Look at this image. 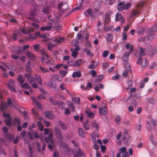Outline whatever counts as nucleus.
<instances>
[{
	"mask_svg": "<svg viewBox=\"0 0 157 157\" xmlns=\"http://www.w3.org/2000/svg\"><path fill=\"white\" fill-rule=\"evenodd\" d=\"M62 25L59 24L56 25L54 27V29L58 30H60L62 29Z\"/></svg>",
	"mask_w": 157,
	"mask_h": 157,
	"instance_id": "nucleus-53",
	"label": "nucleus"
},
{
	"mask_svg": "<svg viewBox=\"0 0 157 157\" xmlns=\"http://www.w3.org/2000/svg\"><path fill=\"white\" fill-rule=\"evenodd\" d=\"M52 28V26H47L45 27H42L40 29L42 31H49L51 30Z\"/></svg>",
	"mask_w": 157,
	"mask_h": 157,
	"instance_id": "nucleus-17",
	"label": "nucleus"
},
{
	"mask_svg": "<svg viewBox=\"0 0 157 157\" xmlns=\"http://www.w3.org/2000/svg\"><path fill=\"white\" fill-rule=\"evenodd\" d=\"M25 79L23 78V76L20 75H19L18 77L17 78V80L20 83L21 85L25 81Z\"/></svg>",
	"mask_w": 157,
	"mask_h": 157,
	"instance_id": "nucleus-14",
	"label": "nucleus"
},
{
	"mask_svg": "<svg viewBox=\"0 0 157 157\" xmlns=\"http://www.w3.org/2000/svg\"><path fill=\"white\" fill-rule=\"evenodd\" d=\"M49 100L51 103L53 105H59L63 104V102H60L58 101H55L52 98L49 97Z\"/></svg>",
	"mask_w": 157,
	"mask_h": 157,
	"instance_id": "nucleus-6",
	"label": "nucleus"
},
{
	"mask_svg": "<svg viewBox=\"0 0 157 157\" xmlns=\"http://www.w3.org/2000/svg\"><path fill=\"white\" fill-rule=\"evenodd\" d=\"M122 17L120 13H117L116 14L115 20L116 21H118L121 19Z\"/></svg>",
	"mask_w": 157,
	"mask_h": 157,
	"instance_id": "nucleus-31",
	"label": "nucleus"
},
{
	"mask_svg": "<svg viewBox=\"0 0 157 157\" xmlns=\"http://www.w3.org/2000/svg\"><path fill=\"white\" fill-rule=\"evenodd\" d=\"M147 99L148 102L151 104H154L155 102V100L152 98H149Z\"/></svg>",
	"mask_w": 157,
	"mask_h": 157,
	"instance_id": "nucleus-30",
	"label": "nucleus"
},
{
	"mask_svg": "<svg viewBox=\"0 0 157 157\" xmlns=\"http://www.w3.org/2000/svg\"><path fill=\"white\" fill-rule=\"evenodd\" d=\"M21 86L25 89H28L29 88V85L28 84L27 82H25L24 84H22Z\"/></svg>",
	"mask_w": 157,
	"mask_h": 157,
	"instance_id": "nucleus-56",
	"label": "nucleus"
},
{
	"mask_svg": "<svg viewBox=\"0 0 157 157\" xmlns=\"http://www.w3.org/2000/svg\"><path fill=\"white\" fill-rule=\"evenodd\" d=\"M140 56H143L145 55V48H142L141 47L139 48Z\"/></svg>",
	"mask_w": 157,
	"mask_h": 157,
	"instance_id": "nucleus-23",
	"label": "nucleus"
},
{
	"mask_svg": "<svg viewBox=\"0 0 157 157\" xmlns=\"http://www.w3.org/2000/svg\"><path fill=\"white\" fill-rule=\"evenodd\" d=\"M26 55L27 57L31 60H34L36 59L34 55L31 53L29 51L27 52Z\"/></svg>",
	"mask_w": 157,
	"mask_h": 157,
	"instance_id": "nucleus-9",
	"label": "nucleus"
},
{
	"mask_svg": "<svg viewBox=\"0 0 157 157\" xmlns=\"http://www.w3.org/2000/svg\"><path fill=\"white\" fill-rule=\"evenodd\" d=\"M59 73L60 74H61L63 76H64L67 73V72L65 71H60Z\"/></svg>",
	"mask_w": 157,
	"mask_h": 157,
	"instance_id": "nucleus-60",
	"label": "nucleus"
},
{
	"mask_svg": "<svg viewBox=\"0 0 157 157\" xmlns=\"http://www.w3.org/2000/svg\"><path fill=\"white\" fill-rule=\"evenodd\" d=\"M78 132L79 135L82 137H85V133L83 129L81 128H79L78 129Z\"/></svg>",
	"mask_w": 157,
	"mask_h": 157,
	"instance_id": "nucleus-12",
	"label": "nucleus"
},
{
	"mask_svg": "<svg viewBox=\"0 0 157 157\" xmlns=\"http://www.w3.org/2000/svg\"><path fill=\"white\" fill-rule=\"evenodd\" d=\"M41 61L44 64H46L49 62L50 60L44 57H42L41 58Z\"/></svg>",
	"mask_w": 157,
	"mask_h": 157,
	"instance_id": "nucleus-20",
	"label": "nucleus"
},
{
	"mask_svg": "<svg viewBox=\"0 0 157 157\" xmlns=\"http://www.w3.org/2000/svg\"><path fill=\"white\" fill-rule=\"evenodd\" d=\"M157 31V21L155 24L151 28V31L155 32Z\"/></svg>",
	"mask_w": 157,
	"mask_h": 157,
	"instance_id": "nucleus-36",
	"label": "nucleus"
},
{
	"mask_svg": "<svg viewBox=\"0 0 157 157\" xmlns=\"http://www.w3.org/2000/svg\"><path fill=\"white\" fill-rule=\"evenodd\" d=\"M14 53L17 55H20L22 54V52L20 49V48H19L17 49V50L15 51Z\"/></svg>",
	"mask_w": 157,
	"mask_h": 157,
	"instance_id": "nucleus-44",
	"label": "nucleus"
},
{
	"mask_svg": "<svg viewBox=\"0 0 157 157\" xmlns=\"http://www.w3.org/2000/svg\"><path fill=\"white\" fill-rule=\"evenodd\" d=\"M40 68L41 71L43 73H45L48 72L49 71L47 69L44 68L41 66L40 67Z\"/></svg>",
	"mask_w": 157,
	"mask_h": 157,
	"instance_id": "nucleus-57",
	"label": "nucleus"
},
{
	"mask_svg": "<svg viewBox=\"0 0 157 157\" xmlns=\"http://www.w3.org/2000/svg\"><path fill=\"white\" fill-rule=\"evenodd\" d=\"M89 73L92 75L93 77H95L97 75V73L96 71L94 70H91L89 71Z\"/></svg>",
	"mask_w": 157,
	"mask_h": 157,
	"instance_id": "nucleus-41",
	"label": "nucleus"
},
{
	"mask_svg": "<svg viewBox=\"0 0 157 157\" xmlns=\"http://www.w3.org/2000/svg\"><path fill=\"white\" fill-rule=\"evenodd\" d=\"M99 113L101 115H105L108 113L107 109L106 106H102L99 109Z\"/></svg>",
	"mask_w": 157,
	"mask_h": 157,
	"instance_id": "nucleus-4",
	"label": "nucleus"
},
{
	"mask_svg": "<svg viewBox=\"0 0 157 157\" xmlns=\"http://www.w3.org/2000/svg\"><path fill=\"white\" fill-rule=\"evenodd\" d=\"M95 62L94 61H93L92 63L89 66V69L95 68L97 65V64H95Z\"/></svg>",
	"mask_w": 157,
	"mask_h": 157,
	"instance_id": "nucleus-27",
	"label": "nucleus"
},
{
	"mask_svg": "<svg viewBox=\"0 0 157 157\" xmlns=\"http://www.w3.org/2000/svg\"><path fill=\"white\" fill-rule=\"evenodd\" d=\"M7 101L9 106H11L12 107L14 106V105L12 103V100L10 98H8Z\"/></svg>",
	"mask_w": 157,
	"mask_h": 157,
	"instance_id": "nucleus-50",
	"label": "nucleus"
},
{
	"mask_svg": "<svg viewBox=\"0 0 157 157\" xmlns=\"http://www.w3.org/2000/svg\"><path fill=\"white\" fill-rule=\"evenodd\" d=\"M131 104L135 106L138 105L137 103L134 99H132L131 101Z\"/></svg>",
	"mask_w": 157,
	"mask_h": 157,
	"instance_id": "nucleus-64",
	"label": "nucleus"
},
{
	"mask_svg": "<svg viewBox=\"0 0 157 157\" xmlns=\"http://www.w3.org/2000/svg\"><path fill=\"white\" fill-rule=\"evenodd\" d=\"M33 47L34 48V50L36 51H38L40 48V45L39 44H36L33 45Z\"/></svg>",
	"mask_w": 157,
	"mask_h": 157,
	"instance_id": "nucleus-40",
	"label": "nucleus"
},
{
	"mask_svg": "<svg viewBox=\"0 0 157 157\" xmlns=\"http://www.w3.org/2000/svg\"><path fill=\"white\" fill-rule=\"evenodd\" d=\"M44 115L46 117L51 119H53L55 117L54 115L49 111L45 112Z\"/></svg>",
	"mask_w": 157,
	"mask_h": 157,
	"instance_id": "nucleus-7",
	"label": "nucleus"
},
{
	"mask_svg": "<svg viewBox=\"0 0 157 157\" xmlns=\"http://www.w3.org/2000/svg\"><path fill=\"white\" fill-rule=\"evenodd\" d=\"M86 113L89 117L93 118L94 117V113L90 111H86Z\"/></svg>",
	"mask_w": 157,
	"mask_h": 157,
	"instance_id": "nucleus-34",
	"label": "nucleus"
},
{
	"mask_svg": "<svg viewBox=\"0 0 157 157\" xmlns=\"http://www.w3.org/2000/svg\"><path fill=\"white\" fill-rule=\"evenodd\" d=\"M138 13V12L137 10H133L130 15V17H133L137 15Z\"/></svg>",
	"mask_w": 157,
	"mask_h": 157,
	"instance_id": "nucleus-45",
	"label": "nucleus"
},
{
	"mask_svg": "<svg viewBox=\"0 0 157 157\" xmlns=\"http://www.w3.org/2000/svg\"><path fill=\"white\" fill-rule=\"evenodd\" d=\"M71 50L72 53V56L74 58H76L78 54V52L75 51L74 49L73 48L71 49Z\"/></svg>",
	"mask_w": 157,
	"mask_h": 157,
	"instance_id": "nucleus-18",
	"label": "nucleus"
},
{
	"mask_svg": "<svg viewBox=\"0 0 157 157\" xmlns=\"http://www.w3.org/2000/svg\"><path fill=\"white\" fill-rule=\"evenodd\" d=\"M59 124L60 127L64 131L66 130L67 129V127L64 123L61 121H59Z\"/></svg>",
	"mask_w": 157,
	"mask_h": 157,
	"instance_id": "nucleus-8",
	"label": "nucleus"
},
{
	"mask_svg": "<svg viewBox=\"0 0 157 157\" xmlns=\"http://www.w3.org/2000/svg\"><path fill=\"white\" fill-rule=\"evenodd\" d=\"M33 76H32L31 77L27 79L30 84H32L33 82Z\"/></svg>",
	"mask_w": 157,
	"mask_h": 157,
	"instance_id": "nucleus-63",
	"label": "nucleus"
},
{
	"mask_svg": "<svg viewBox=\"0 0 157 157\" xmlns=\"http://www.w3.org/2000/svg\"><path fill=\"white\" fill-rule=\"evenodd\" d=\"M33 6L31 8L30 13V16L31 17H34L37 15L38 10L37 9L38 6L36 3L35 1H33L31 3Z\"/></svg>",
	"mask_w": 157,
	"mask_h": 157,
	"instance_id": "nucleus-1",
	"label": "nucleus"
},
{
	"mask_svg": "<svg viewBox=\"0 0 157 157\" xmlns=\"http://www.w3.org/2000/svg\"><path fill=\"white\" fill-rule=\"evenodd\" d=\"M128 70H124L122 74V76L123 77H126L128 74Z\"/></svg>",
	"mask_w": 157,
	"mask_h": 157,
	"instance_id": "nucleus-54",
	"label": "nucleus"
},
{
	"mask_svg": "<svg viewBox=\"0 0 157 157\" xmlns=\"http://www.w3.org/2000/svg\"><path fill=\"white\" fill-rule=\"evenodd\" d=\"M146 127L147 130L149 132H151V127L149 123L148 122H147Z\"/></svg>",
	"mask_w": 157,
	"mask_h": 157,
	"instance_id": "nucleus-51",
	"label": "nucleus"
},
{
	"mask_svg": "<svg viewBox=\"0 0 157 157\" xmlns=\"http://www.w3.org/2000/svg\"><path fill=\"white\" fill-rule=\"evenodd\" d=\"M67 63L70 66H72L75 67V63H74V61L73 59L69 60L67 61Z\"/></svg>",
	"mask_w": 157,
	"mask_h": 157,
	"instance_id": "nucleus-33",
	"label": "nucleus"
},
{
	"mask_svg": "<svg viewBox=\"0 0 157 157\" xmlns=\"http://www.w3.org/2000/svg\"><path fill=\"white\" fill-rule=\"evenodd\" d=\"M72 76L73 78H79L81 76V73L79 72H75L73 73Z\"/></svg>",
	"mask_w": 157,
	"mask_h": 157,
	"instance_id": "nucleus-13",
	"label": "nucleus"
},
{
	"mask_svg": "<svg viewBox=\"0 0 157 157\" xmlns=\"http://www.w3.org/2000/svg\"><path fill=\"white\" fill-rule=\"evenodd\" d=\"M147 65V59L146 58L143 59L141 63V66L142 67H144Z\"/></svg>",
	"mask_w": 157,
	"mask_h": 157,
	"instance_id": "nucleus-24",
	"label": "nucleus"
},
{
	"mask_svg": "<svg viewBox=\"0 0 157 157\" xmlns=\"http://www.w3.org/2000/svg\"><path fill=\"white\" fill-rule=\"evenodd\" d=\"M13 85H10V84H8L7 86L8 88L10 89L12 91L14 92H16V89L14 88V87L13 86Z\"/></svg>",
	"mask_w": 157,
	"mask_h": 157,
	"instance_id": "nucleus-52",
	"label": "nucleus"
},
{
	"mask_svg": "<svg viewBox=\"0 0 157 157\" xmlns=\"http://www.w3.org/2000/svg\"><path fill=\"white\" fill-rule=\"evenodd\" d=\"M104 76L102 75H98L96 77V79H97L98 81H99L100 82L103 79V78Z\"/></svg>",
	"mask_w": 157,
	"mask_h": 157,
	"instance_id": "nucleus-58",
	"label": "nucleus"
},
{
	"mask_svg": "<svg viewBox=\"0 0 157 157\" xmlns=\"http://www.w3.org/2000/svg\"><path fill=\"white\" fill-rule=\"evenodd\" d=\"M119 151L121 154L124 153L127 151V148L125 147H120Z\"/></svg>",
	"mask_w": 157,
	"mask_h": 157,
	"instance_id": "nucleus-25",
	"label": "nucleus"
},
{
	"mask_svg": "<svg viewBox=\"0 0 157 157\" xmlns=\"http://www.w3.org/2000/svg\"><path fill=\"white\" fill-rule=\"evenodd\" d=\"M17 37L18 36L16 33V31H13V40L14 41L16 40V39L17 38Z\"/></svg>",
	"mask_w": 157,
	"mask_h": 157,
	"instance_id": "nucleus-48",
	"label": "nucleus"
},
{
	"mask_svg": "<svg viewBox=\"0 0 157 157\" xmlns=\"http://www.w3.org/2000/svg\"><path fill=\"white\" fill-rule=\"evenodd\" d=\"M55 136L59 139L63 138L60 129L57 127H56L54 128Z\"/></svg>",
	"mask_w": 157,
	"mask_h": 157,
	"instance_id": "nucleus-3",
	"label": "nucleus"
},
{
	"mask_svg": "<svg viewBox=\"0 0 157 157\" xmlns=\"http://www.w3.org/2000/svg\"><path fill=\"white\" fill-rule=\"evenodd\" d=\"M77 38L80 40L82 39L83 38V36H82V31H79L77 35Z\"/></svg>",
	"mask_w": 157,
	"mask_h": 157,
	"instance_id": "nucleus-35",
	"label": "nucleus"
},
{
	"mask_svg": "<svg viewBox=\"0 0 157 157\" xmlns=\"http://www.w3.org/2000/svg\"><path fill=\"white\" fill-rule=\"evenodd\" d=\"M79 6L75 7L72 10H74V11L76 10H79L80 9V6H81L83 2V0H79Z\"/></svg>",
	"mask_w": 157,
	"mask_h": 157,
	"instance_id": "nucleus-32",
	"label": "nucleus"
},
{
	"mask_svg": "<svg viewBox=\"0 0 157 157\" xmlns=\"http://www.w3.org/2000/svg\"><path fill=\"white\" fill-rule=\"evenodd\" d=\"M124 4L125 2L119 3L117 6V9L121 11L123 10L124 9Z\"/></svg>",
	"mask_w": 157,
	"mask_h": 157,
	"instance_id": "nucleus-10",
	"label": "nucleus"
},
{
	"mask_svg": "<svg viewBox=\"0 0 157 157\" xmlns=\"http://www.w3.org/2000/svg\"><path fill=\"white\" fill-rule=\"evenodd\" d=\"M130 54V53L129 52H126L123 55L122 60L124 61H127Z\"/></svg>",
	"mask_w": 157,
	"mask_h": 157,
	"instance_id": "nucleus-16",
	"label": "nucleus"
},
{
	"mask_svg": "<svg viewBox=\"0 0 157 157\" xmlns=\"http://www.w3.org/2000/svg\"><path fill=\"white\" fill-rule=\"evenodd\" d=\"M100 148H101V151L102 153H104L105 152L106 149V146L105 145H101L100 146Z\"/></svg>",
	"mask_w": 157,
	"mask_h": 157,
	"instance_id": "nucleus-59",
	"label": "nucleus"
},
{
	"mask_svg": "<svg viewBox=\"0 0 157 157\" xmlns=\"http://www.w3.org/2000/svg\"><path fill=\"white\" fill-rule=\"evenodd\" d=\"M91 125L92 127H94L96 129L98 128L99 127V125L98 124H96L95 121H94V122L91 123Z\"/></svg>",
	"mask_w": 157,
	"mask_h": 157,
	"instance_id": "nucleus-42",
	"label": "nucleus"
},
{
	"mask_svg": "<svg viewBox=\"0 0 157 157\" xmlns=\"http://www.w3.org/2000/svg\"><path fill=\"white\" fill-rule=\"evenodd\" d=\"M41 11L44 14L49 13L51 11V7L48 6H44L42 8Z\"/></svg>",
	"mask_w": 157,
	"mask_h": 157,
	"instance_id": "nucleus-5",
	"label": "nucleus"
},
{
	"mask_svg": "<svg viewBox=\"0 0 157 157\" xmlns=\"http://www.w3.org/2000/svg\"><path fill=\"white\" fill-rule=\"evenodd\" d=\"M144 5V2L140 1L139 2L138 4L136 5V8L137 9H141L142 8Z\"/></svg>",
	"mask_w": 157,
	"mask_h": 157,
	"instance_id": "nucleus-19",
	"label": "nucleus"
},
{
	"mask_svg": "<svg viewBox=\"0 0 157 157\" xmlns=\"http://www.w3.org/2000/svg\"><path fill=\"white\" fill-rule=\"evenodd\" d=\"M113 39V35L110 34H109L106 36V39L107 41L109 42H111Z\"/></svg>",
	"mask_w": 157,
	"mask_h": 157,
	"instance_id": "nucleus-15",
	"label": "nucleus"
},
{
	"mask_svg": "<svg viewBox=\"0 0 157 157\" xmlns=\"http://www.w3.org/2000/svg\"><path fill=\"white\" fill-rule=\"evenodd\" d=\"M109 54V52L108 51H104L103 53V56L105 58L108 56Z\"/></svg>",
	"mask_w": 157,
	"mask_h": 157,
	"instance_id": "nucleus-55",
	"label": "nucleus"
},
{
	"mask_svg": "<svg viewBox=\"0 0 157 157\" xmlns=\"http://www.w3.org/2000/svg\"><path fill=\"white\" fill-rule=\"evenodd\" d=\"M86 46L89 48H91L92 47V45L90 43V41H87L86 42Z\"/></svg>",
	"mask_w": 157,
	"mask_h": 157,
	"instance_id": "nucleus-62",
	"label": "nucleus"
},
{
	"mask_svg": "<svg viewBox=\"0 0 157 157\" xmlns=\"http://www.w3.org/2000/svg\"><path fill=\"white\" fill-rule=\"evenodd\" d=\"M109 21V13H106L105 14V19L104 20V22H105L104 24L105 25L106 23L108 22Z\"/></svg>",
	"mask_w": 157,
	"mask_h": 157,
	"instance_id": "nucleus-22",
	"label": "nucleus"
},
{
	"mask_svg": "<svg viewBox=\"0 0 157 157\" xmlns=\"http://www.w3.org/2000/svg\"><path fill=\"white\" fill-rule=\"evenodd\" d=\"M6 108H7L6 104V103H2L1 105V111H3Z\"/></svg>",
	"mask_w": 157,
	"mask_h": 157,
	"instance_id": "nucleus-37",
	"label": "nucleus"
},
{
	"mask_svg": "<svg viewBox=\"0 0 157 157\" xmlns=\"http://www.w3.org/2000/svg\"><path fill=\"white\" fill-rule=\"evenodd\" d=\"M150 139L152 144L154 145L156 144V143L154 141V137L151 134L150 135Z\"/></svg>",
	"mask_w": 157,
	"mask_h": 157,
	"instance_id": "nucleus-46",
	"label": "nucleus"
},
{
	"mask_svg": "<svg viewBox=\"0 0 157 157\" xmlns=\"http://www.w3.org/2000/svg\"><path fill=\"white\" fill-rule=\"evenodd\" d=\"M34 103L35 104L36 106L39 109H42V105L39 103V102L36 99L34 100Z\"/></svg>",
	"mask_w": 157,
	"mask_h": 157,
	"instance_id": "nucleus-26",
	"label": "nucleus"
},
{
	"mask_svg": "<svg viewBox=\"0 0 157 157\" xmlns=\"http://www.w3.org/2000/svg\"><path fill=\"white\" fill-rule=\"evenodd\" d=\"M36 39V37L33 35H30L29 37H28L27 39L30 41H33Z\"/></svg>",
	"mask_w": 157,
	"mask_h": 157,
	"instance_id": "nucleus-43",
	"label": "nucleus"
},
{
	"mask_svg": "<svg viewBox=\"0 0 157 157\" xmlns=\"http://www.w3.org/2000/svg\"><path fill=\"white\" fill-rule=\"evenodd\" d=\"M59 8L62 12L63 13L68 9V5L66 2H61L59 3Z\"/></svg>",
	"mask_w": 157,
	"mask_h": 157,
	"instance_id": "nucleus-2",
	"label": "nucleus"
},
{
	"mask_svg": "<svg viewBox=\"0 0 157 157\" xmlns=\"http://www.w3.org/2000/svg\"><path fill=\"white\" fill-rule=\"evenodd\" d=\"M12 119L10 117H9L5 120V122L7 124V125L9 127H10L12 126L11 121Z\"/></svg>",
	"mask_w": 157,
	"mask_h": 157,
	"instance_id": "nucleus-11",
	"label": "nucleus"
},
{
	"mask_svg": "<svg viewBox=\"0 0 157 157\" xmlns=\"http://www.w3.org/2000/svg\"><path fill=\"white\" fill-rule=\"evenodd\" d=\"M82 60V59H79L77 60L75 63V67L80 65L81 64Z\"/></svg>",
	"mask_w": 157,
	"mask_h": 157,
	"instance_id": "nucleus-49",
	"label": "nucleus"
},
{
	"mask_svg": "<svg viewBox=\"0 0 157 157\" xmlns=\"http://www.w3.org/2000/svg\"><path fill=\"white\" fill-rule=\"evenodd\" d=\"M131 4L130 3H127L125 4H124V9L125 10H128L129 8L131 6Z\"/></svg>",
	"mask_w": 157,
	"mask_h": 157,
	"instance_id": "nucleus-47",
	"label": "nucleus"
},
{
	"mask_svg": "<svg viewBox=\"0 0 157 157\" xmlns=\"http://www.w3.org/2000/svg\"><path fill=\"white\" fill-rule=\"evenodd\" d=\"M84 51L86 52V54L90 56H92L93 55L90 50L88 49H84Z\"/></svg>",
	"mask_w": 157,
	"mask_h": 157,
	"instance_id": "nucleus-39",
	"label": "nucleus"
},
{
	"mask_svg": "<svg viewBox=\"0 0 157 157\" xmlns=\"http://www.w3.org/2000/svg\"><path fill=\"white\" fill-rule=\"evenodd\" d=\"M45 84L48 87L51 88L53 87L54 88L56 87V85H53V82L52 81L46 83Z\"/></svg>",
	"mask_w": 157,
	"mask_h": 157,
	"instance_id": "nucleus-21",
	"label": "nucleus"
},
{
	"mask_svg": "<svg viewBox=\"0 0 157 157\" xmlns=\"http://www.w3.org/2000/svg\"><path fill=\"white\" fill-rule=\"evenodd\" d=\"M14 123H17L18 124H20L21 123V121L20 118L18 117H16L14 120Z\"/></svg>",
	"mask_w": 157,
	"mask_h": 157,
	"instance_id": "nucleus-38",
	"label": "nucleus"
},
{
	"mask_svg": "<svg viewBox=\"0 0 157 157\" xmlns=\"http://www.w3.org/2000/svg\"><path fill=\"white\" fill-rule=\"evenodd\" d=\"M78 155L81 157H85V155L83 151L79 149H78Z\"/></svg>",
	"mask_w": 157,
	"mask_h": 157,
	"instance_id": "nucleus-28",
	"label": "nucleus"
},
{
	"mask_svg": "<svg viewBox=\"0 0 157 157\" xmlns=\"http://www.w3.org/2000/svg\"><path fill=\"white\" fill-rule=\"evenodd\" d=\"M47 45L48 46V49L49 50H51L52 48L55 46V45L51 43H49L47 44Z\"/></svg>",
	"mask_w": 157,
	"mask_h": 157,
	"instance_id": "nucleus-29",
	"label": "nucleus"
},
{
	"mask_svg": "<svg viewBox=\"0 0 157 157\" xmlns=\"http://www.w3.org/2000/svg\"><path fill=\"white\" fill-rule=\"evenodd\" d=\"M52 40L56 43H60V41H59V40L57 39V38L54 37L52 39Z\"/></svg>",
	"mask_w": 157,
	"mask_h": 157,
	"instance_id": "nucleus-61",
	"label": "nucleus"
}]
</instances>
